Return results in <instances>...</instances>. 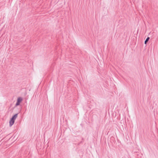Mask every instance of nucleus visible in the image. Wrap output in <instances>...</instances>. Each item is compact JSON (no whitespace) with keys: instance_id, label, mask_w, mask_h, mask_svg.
Segmentation results:
<instances>
[{"instance_id":"nucleus-1","label":"nucleus","mask_w":158,"mask_h":158,"mask_svg":"<svg viewBox=\"0 0 158 158\" xmlns=\"http://www.w3.org/2000/svg\"><path fill=\"white\" fill-rule=\"evenodd\" d=\"M18 113L15 114L10 118L9 121V126L11 127L14 123L15 120L17 117Z\"/></svg>"},{"instance_id":"nucleus-2","label":"nucleus","mask_w":158,"mask_h":158,"mask_svg":"<svg viewBox=\"0 0 158 158\" xmlns=\"http://www.w3.org/2000/svg\"><path fill=\"white\" fill-rule=\"evenodd\" d=\"M23 100V98L21 97H19L17 100L15 104V107L20 105L21 102Z\"/></svg>"},{"instance_id":"nucleus-3","label":"nucleus","mask_w":158,"mask_h":158,"mask_svg":"<svg viewBox=\"0 0 158 158\" xmlns=\"http://www.w3.org/2000/svg\"><path fill=\"white\" fill-rule=\"evenodd\" d=\"M110 141L112 143V144H114L115 142V140L114 137L113 136H111L110 139Z\"/></svg>"},{"instance_id":"nucleus-4","label":"nucleus","mask_w":158,"mask_h":158,"mask_svg":"<svg viewBox=\"0 0 158 158\" xmlns=\"http://www.w3.org/2000/svg\"><path fill=\"white\" fill-rule=\"evenodd\" d=\"M149 39L150 37H148L144 41V44H147V42H148Z\"/></svg>"},{"instance_id":"nucleus-5","label":"nucleus","mask_w":158,"mask_h":158,"mask_svg":"<svg viewBox=\"0 0 158 158\" xmlns=\"http://www.w3.org/2000/svg\"><path fill=\"white\" fill-rule=\"evenodd\" d=\"M82 140H83V138H82Z\"/></svg>"}]
</instances>
